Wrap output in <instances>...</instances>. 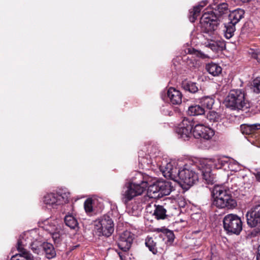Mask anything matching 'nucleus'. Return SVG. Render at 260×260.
<instances>
[{"mask_svg":"<svg viewBox=\"0 0 260 260\" xmlns=\"http://www.w3.org/2000/svg\"><path fill=\"white\" fill-rule=\"evenodd\" d=\"M149 177L138 173L136 174L135 179L126 183L123 187L121 192V199L125 204L134 198L140 196L148 187V194L152 198H160L158 181L150 185L149 186Z\"/></svg>","mask_w":260,"mask_h":260,"instance_id":"obj_1","label":"nucleus"},{"mask_svg":"<svg viewBox=\"0 0 260 260\" xmlns=\"http://www.w3.org/2000/svg\"><path fill=\"white\" fill-rule=\"evenodd\" d=\"M160 170L165 178L178 182L181 185L191 186L198 181V174L187 165L178 169L170 162L166 166H161Z\"/></svg>","mask_w":260,"mask_h":260,"instance_id":"obj_2","label":"nucleus"},{"mask_svg":"<svg viewBox=\"0 0 260 260\" xmlns=\"http://www.w3.org/2000/svg\"><path fill=\"white\" fill-rule=\"evenodd\" d=\"M212 195L214 198L213 205L218 208L232 209L237 206L236 200L222 186H215L212 191Z\"/></svg>","mask_w":260,"mask_h":260,"instance_id":"obj_3","label":"nucleus"},{"mask_svg":"<svg viewBox=\"0 0 260 260\" xmlns=\"http://www.w3.org/2000/svg\"><path fill=\"white\" fill-rule=\"evenodd\" d=\"M200 24L205 37L216 38V29L219 22L217 17L212 13V11L204 13L200 19Z\"/></svg>","mask_w":260,"mask_h":260,"instance_id":"obj_4","label":"nucleus"},{"mask_svg":"<svg viewBox=\"0 0 260 260\" xmlns=\"http://www.w3.org/2000/svg\"><path fill=\"white\" fill-rule=\"evenodd\" d=\"M225 102L226 106L233 110L246 109L250 107L249 102L245 99V93L241 89L231 90Z\"/></svg>","mask_w":260,"mask_h":260,"instance_id":"obj_5","label":"nucleus"},{"mask_svg":"<svg viewBox=\"0 0 260 260\" xmlns=\"http://www.w3.org/2000/svg\"><path fill=\"white\" fill-rule=\"evenodd\" d=\"M223 228L228 233L239 235L242 230L241 219L236 214H229L223 219Z\"/></svg>","mask_w":260,"mask_h":260,"instance_id":"obj_6","label":"nucleus"},{"mask_svg":"<svg viewBox=\"0 0 260 260\" xmlns=\"http://www.w3.org/2000/svg\"><path fill=\"white\" fill-rule=\"evenodd\" d=\"M40 226L50 234L55 242H59L61 226L57 220L47 219L43 221Z\"/></svg>","mask_w":260,"mask_h":260,"instance_id":"obj_7","label":"nucleus"},{"mask_svg":"<svg viewBox=\"0 0 260 260\" xmlns=\"http://www.w3.org/2000/svg\"><path fill=\"white\" fill-rule=\"evenodd\" d=\"M95 229L99 236H110L114 232V223L109 216H105L95 221Z\"/></svg>","mask_w":260,"mask_h":260,"instance_id":"obj_8","label":"nucleus"},{"mask_svg":"<svg viewBox=\"0 0 260 260\" xmlns=\"http://www.w3.org/2000/svg\"><path fill=\"white\" fill-rule=\"evenodd\" d=\"M207 159H202L196 162V166L202 172L203 178L208 184H213L214 182V176L211 173V167Z\"/></svg>","mask_w":260,"mask_h":260,"instance_id":"obj_9","label":"nucleus"},{"mask_svg":"<svg viewBox=\"0 0 260 260\" xmlns=\"http://www.w3.org/2000/svg\"><path fill=\"white\" fill-rule=\"evenodd\" d=\"M214 134V131L212 128L202 124H196L192 131V134L195 138H202L206 140H210Z\"/></svg>","mask_w":260,"mask_h":260,"instance_id":"obj_10","label":"nucleus"},{"mask_svg":"<svg viewBox=\"0 0 260 260\" xmlns=\"http://www.w3.org/2000/svg\"><path fill=\"white\" fill-rule=\"evenodd\" d=\"M247 224L251 227L260 225V205H256L248 211L246 215Z\"/></svg>","mask_w":260,"mask_h":260,"instance_id":"obj_11","label":"nucleus"},{"mask_svg":"<svg viewBox=\"0 0 260 260\" xmlns=\"http://www.w3.org/2000/svg\"><path fill=\"white\" fill-rule=\"evenodd\" d=\"M134 239V235L131 232L125 231L119 236L118 242V247L123 251H126L129 249Z\"/></svg>","mask_w":260,"mask_h":260,"instance_id":"obj_12","label":"nucleus"},{"mask_svg":"<svg viewBox=\"0 0 260 260\" xmlns=\"http://www.w3.org/2000/svg\"><path fill=\"white\" fill-rule=\"evenodd\" d=\"M193 129L192 122L187 119H184L177 128L176 132L180 138L185 140L189 137Z\"/></svg>","mask_w":260,"mask_h":260,"instance_id":"obj_13","label":"nucleus"},{"mask_svg":"<svg viewBox=\"0 0 260 260\" xmlns=\"http://www.w3.org/2000/svg\"><path fill=\"white\" fill-rule=\"evenodd\" d=\"M23 245L22 241L18 242L17 249L20 253L12 256L10 260H32L33 259L32 254L23 247Z\"/></svg>","mask_w":260,"mask_h":260,"instance_id":"obj_14","label":"nucleus"},{"mask_svg":"<svg viewBox=\"0 0 260 260\" xmlns=\"http://www.w3.org/2000/svg\"><path fill=\"white\" fill-rule=\"evenodd\" d=\"M168 97L173 105H179L182 102V94L179 90L170 87L167 92Z\"/></svg>","mask_w":260,"mask_h":260,"instance_id":"obj_15","label":"nucleus"},{"mask_svg":"<svg viewBox=\"0 0 260 260\" xmlns=\"http://www.w3.org/2000/svg\"><path fill=\"white\" fill-rule=\"evenodd\" d=\"M209 160L210 166H214L217 169H222L229 162V158L224 156H216L211 159H207Z\"/></svg>","mask_w":260,"mask_h":260,"instance_id":"obj_16","label":"nucleus"},{"mask_svg":"<svg viewBox=\"0 0 260 260\" xmlns=\"http://www.w3.org/2000/svg\"><path fill=\"white\" fill-rule=\"evenodd\" d=\"M44 203L47 205L55 208L60 205V200L57 199V195L55 193H47L44 197Z\"/></svg>","mask_w":260,"mask_h":260,"instance_id":"obj_17","label":"nucleus"},{"mask_svg":"<svg viewBox=\"0 0 260 260\" xmlns=\"http://www.w3.org/2000/svg\"><path fill=\"white\" fill-rule=\"evenodd\" d=\"M158 182L160 198L164 196L169 195L173 189L171 183L166 181H158Z\"/></svg>","mask_w":260,"mask_h":260,"instance_id":"obj_18","label":"nucleus"},{"mask_svg":"<svg viewBox=\"0 0 260 260\" xmlns=\"http://www.w3.org/2000/svg\"><path fill=\"white\" fill-rule=\"evenodd\" d=\"M241 131L245 135H253L258 129H260V124H244L240 126Z\"/></svg>","mask_w":260,"mask_h":260,"instance_id":"obj_19","label":"nucleus"},{"mask_svg":"<svg viewBox=\"0 0 260 260\" xmlns=\"http://www.w3.org/2000/svg\"><path fill=\"white\" fill-rule=\"evenodd\" d=\"M244 14V10L241 9L233 11L229 15L230 23L236 25L243 17Z\"/></svg>","mask_w":260,"mask_h":260,"instance_id":"obj_20","label":"nucleus"},{"mask_svg":"<svg viewBox=\"0 0 260 260\" xmlns=\"http://www.w3.org/2000/svg\"><path fill=\"white\" fill-rule=\"evenodd\" d=\"M207 1L200 2L198 6L193 8L192 11L190 12L189 20L190 22H194L197 17L199 15L201 9L207 5Z\"/></svg>","mask_w":260,"mask_h":260,"instance_id":"obj_21","label":"nucleus"},{"mask_svg":"<svg viewBox=\"0 0 260 260\" xmlns=\"http://www.w3.org/2000/svg\"><path fill=\"white\" fill-rule=\"evenodd\" d=\"M206 69L207 71L213 76H217L221 74L222 69L218 64L211 62L206 64Z\"/></svg>","mask_w":260,"mask_h":260,"instance_id":"obj_22","label":"nucleus"},{"mask_svg":"<svg viewBox=\"0 0 260 260\" xmlns=\"http://www.w3.org/2000/svg\"><path fill=\"white\" fill-rule=\"evenodd\" d=\"M153 215L157 219H164L167 216V210L163 206L154 205Z\"/></svg>","mask_w":260,"mask_h":260,"instance_id":"obj_23","label":"nucleus"},{"mask_svg":"<svg viewBox=\"0 0 260 260\" xmlns=\"http://www.w3.org/2000/svg\"><path fill=\"white\" fill-rule=\"evenodd\" d=\"M42 249L44 251L47 258L50 259L54 257L56 252L52 244L49 243H44L42 244Z\"/></svg>","mask_w":260,"mask_h":260,"instance_id":"obj_24","label":"nucleus"},{"mask_svg":"<svg viewBox=\"0 0 260 260\" xmlns=\"http://www.w3.org/2000/svg\"><path fill=\"white\" fill-rule=\"evenodd\" d=\"M182 87L185 90L188 91L191 93H195L199 90L196 83L187 80L182 81Z\"/></svg>","mask_w":260,"mask_h":260,"instance_id":"obj_25","label":"nucleus"},{"mask_svg":"<svg viewBox=\"0 0 260 260\" xmlns=\"http://www.w3.org/2000/svg\"><path fill=\"white\" fill-rule=\"evenodd\" d=\"M204 108L201 106L196 105L189 107L188 113L191 116L200 115L204 114Z\"/></svg>","mask_w":260,"mask_h":260,"instance_id":"obj_26","label":"nucleus"},{"mask_svg":"<svg viewBox=\"0 0 260 260\" xmlns=\"http://www.w3.org/2000/svg\"><path fill=\"white\" fill-rule=\"evenodd\" d=\"M64 220L66 224L72 229H75L78 226V221L73 214L66 215Z\"/></svg>","mask_w":260,"mask_h":260,"instance_id":"obj_27","label":"nucleus"},{"mask_svg":"<svg viewBox=\"0 0 260 260\" xmlns=\"http://www.w3.org/2000/svg\"><path fill=\"white\" fill-rule=\"evenodd\" d=\"M214 9L215 12H213L212 11V13L217 17V16H221L223 14H226L229 11L228 4L224 3L218 5Z\"/></svg>","mask_w":260,"mask_h":260,"instance_id":"obj_28","label":"nucleus"},{"mask_svg":"<svg viewBox=\"0 0 260 260\" xmlns=\"http://www.w3.org/2000/svg\"><path fill=\"white\" fill-rule=\"evenodd\" d=\"M200 103L204 108L211 109L214 103V99L211 96H204L200 99Z\"/></svg>","mask_w":260,"mask_h":260,"instance_id":"obj_29","label":"nucleus"},{"mask_svg":"<svg viewBox=\"0 0 260 260\" xmlns=\"http://www.w3.org/2000/svg\"><path fill=\"white\" fill-rule=\"evenodd\" d=\"M235 25V24H233L230 22L225 25V30H224V34L225 37L226 39H229L233 36L234 32L236 30Z\"/></svg>","mask_w":260,"mask_h":260,"instance_id":"obj_30","label":"nucleus"},{"mask_svg":"<svg viewBox=\"0 0 260 260\" xmlns=\"http://www.w3.org/2000/svg\"><path fill=\"white\" fill-rule=\"evenodd\" d=\"M156 244V242L154 241L152 237H147L146 238L145 245L153 254H155L157 252Z\"/></svg>","mask_w":260,"mask_h":260,"instance_id":"obj_31","label":"nucleus"},{"mask_svg":"<svg viewBox=\"0 0 260 260\" xmlns=\"http://www.w3.org/2000/svg\"><path fill=\"white\" fill-rule=\"evenodd\" d=\"M207 118L211 122H217L220 119V115L214 111H210Z\"/></svg>","mask_w":260,"mask_h":260,"instance_id":"obj_32","label":"nucleus"},{"mask_svg":"<svg viewBox=\"0 0 260 260\" xmlns=\"http://www.w3.org/2000/svg\"><path fill=\"white\" fill-rule=\"evenodd\" d=\"M207 40H210V42L206 45V46L210 48L213 51H217L218 50L219 45V43L215 41L214 39L216 38H212V37H207L206 38Z\"/></svg>","mask_w":260,"mask_h":260,"instance_id":"obj_33","label":"nucleus"},{"mask_svg":"<svg viewBox=\"0 0 260 260\" xmlns=\"http://www.w3.org/2000/svg\"><path fill=\"white\" fill-rule=\"evenodd\" d=\"M30 246L32 251L37 254L40 253L41 249L42 248V244L38 241L31 242Z\"/></svg>","mask_w":260,"mask_h":260,"instance_id":"obj_34","label":"nucleus"},{"mask_svg":"<svg viewBox=\"0 0 260 260\" xmlns=\"http://www.w3.org/2000/svg\"><path fill=\"white\" fill-rule=\"evenodd\" d=\"M228 168L232 171H237L239 169V163L234 159H231L229 158V162L226 164Z\"/></svg>","mask_w":260,"mask_h":260,"instance_id":"obj_35","label":"nucleus"},{"mask_svg":"<svg viewBox=\"0 0 260 260\" xmlns=\"http://www.w3.org/2000/svg\"><path fill=\"white\" fill-rule=\"evenodd\" d=\"M252 90L256 93H258L260 92V78H256L255 79L252 84Z\"/></svg>","mask_w":260,"mask_h":260,"instance_id":"obj_36","label":"nucleus"},{"mask_svg":"<svg viewBox=\"0 0 260 260\" xmlns=\"http://www.w3.org/2000/svg\"><path fill=\"white\" fill-rule=\"evenodd\" d=\"M249 54L252 57L256 59L258 62H260V49H250L249 51Z\"/></svg>","mask_w":260,"mask_h":260,"instance_id":"obj_37","label":"nucleus"},{"mask_svg":"<svg viewBox=\"0 0 260 260\" xmlns=\"http://www.w3.org/2000/svg\"><path fill=\"white\" fill-rule=\"evenodd\" d=\"M92 202L93 200L91 199H88L85 201L84 207L86 213H90L92 211Z\"/></svg>","mask_w":260,"mask_h":260,"instance_id":"obj_38","label":"nucleus"},{"mask_svg":"<svg viewBox=\"0 0 260 260\" xmlns=\"http://www.w3.org/2000/svg\"><path fill=\"white\" fill-rule=\"evenodd\" d=\"M56 195H57V199H59L60 200V205L66 203L68 201L69 193H56Z\"/></svg>","mask_w":260,"mask_h":260,"instance_id":"obj_39","label":"nucleus"},{"mask_svg":"<svg viewBox=\"0 0 260 260\" xmlns=\"http://www.w3.org/2000/svg\"><path fill=\"white\" fill-rule=\"evenodd\" d=\"M253 174L255 176L257 181L260 182V169L255 170Z\"/></svg>","mask_w":260,"mask_h":260,"instance_id":"obj_40","label":"nucleus"},{"mask_svg":"<svg viewBox=\"0 0 260 260\" xmlns=\"http://www.w3.org/2000/svg\"><path fill=\"white\" fill-rule=\"evenodd\" d=\"M256 258H257V260H260V245L258 247Z\"/></svg>","mask_w":260,"mask_h":260,"instance_id":"obj_41","label":"nucleus"},{"mask_svg":"<svg viewBox=\"0 0 260 260\" xmlns=\"http://www.w3.org/2000/svg\"><path fill=\"white\" fill-rule=\"evenodd\" d=\"M200 56L202 58H206L207 57V55L204 54H202V53H201V55H200Z\"/></svg>","mask_w":260,"mask_h":260,"instance_id":"obj_42","label":"nucleus"}]
</instances>
